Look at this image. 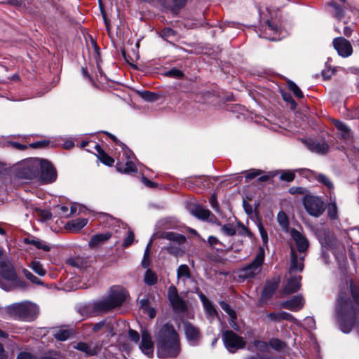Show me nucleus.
Here are the masks:
<instances>
[{"instance_id": "nucleus-1", "label": "nucleus", "mask_w": 359, "mask_h": 359, "mask_svg": "<svg viewBox=\"0 0 359 359\" xmlns=\"http://www.w3.org/2000/svg\"><path fill=\"white\" fill-rule=\"evenodd\" d=\"M157 354L160 358L176 357L180 351V339L174 327L165 324L156 334Z\"/></svg>"}, {"instance_id": "nucleus-2", "label": "nucleus", "mask_w": 359, "mask_h": 359, "mask_svg": "<svg viewBox=\"0 0 359 359\" xmlns=\"http://www.w3.org/2000/svg\"><path fill=\"white\" fill-rule=\"evenodd\" d=\"M290 233L297 249V251L294 248H291L290 271V273L302 272L304 269V261L309 247V242L303 233L295 229H291Z\"/></svg>"}, {"instance_id": "nucleus-3", "label": "nucleus", "mask_w": 359, "mask_h": 359, "mask_svg": "<svg viewBox=\"0 0 359 359\" xmlns=\"http://www.w3.org/2000/svg\"><path fill=\"white\" fill-rule=\"evenodd\" d=\"M4 312L10 318L29 321L34 320L38 316L39 307L31 302L25 301L6 306Z\"/></svg>"}, {"instance_id": "nucleus-4", "label": "nucleus", "mask_w": 359, "mask_h": 359, "mask_svg": "<svg viewBox=\"0 0 359 359\" xmlns=\"http://www.w3.org/2000/svg\"><path fill=\"white\" fill-rule=\"evenodd\" d=\"M127 292L120 287H113L109 295L94 305L95 311L105 313L120 306L127 297Z\"/></svg>"}, {"instance_id": "nucleus-5", "label": "nucleus", "mask_w": 359, "mask_h": 359, "mask_svg": "<svg viewBox=\"0 0 359 359\" xmlns=\"http://www.w3.org/2000/svg\"><path fill=\"white\" fill-rule=\"evenodd\" d=\"M43 159L29 158L23 161L18 168V175L21 178L32 180L39 174Z\"/></svg>"}, {"instance_id": "nucleus-6", "label": "nucleus", "mask_w": 359, "mask_h": 359, "mask_svg": "<svg viewBox=\"0 0 359 359\" xmlns=\"http://www.w3.org/2000/svg\"><path fill=\"white\" fill-rule=\"evenodd\" d=\"M264 260V253L261 250L250 264L239 271L238 277L243 280L255 277L260 273Z\"/></svg>"}, {"instance_id": "nucleus-7", "label": "nucleus", "mask_w": 359, "mask_h": 359, "mask_svg": "<svg viewBox=\"0 0 359 359\" xmlns=\"http://www.w3.org/2000/svg\"><path fill=\"white\" fill-rule=\"evenodd\" d=\"M222 339L225 347L231 353L243 348L246 344L243 337L231 330H226L223 333Z\"/></svg>"}, {"instance_id": "nucleus-8", "label": "nucleus", "mask_w": 359, "mask_h": 359, "mask_svg": "<svg viewBox=\"0 0 359 359\" xmlns=\"http://www.w3.org/2000/svg\"><path fill=\"white\" fill-rule=\"evenodd\" d=\"M304 205L307 212L313 217H319L325 210L323 202L317 197L309 196L304 200Z\"/></svg>"}, {"instance_id": "nucleus-9", "label": "nucleus", "mask_w": 359, "mask_h": 359, "mask_svg": "<svg viewBox=\"0 0 359 359\" xmlns=\"http://www.w3.org/2000/svg\"><path fill=\"white\" fill-rule=\"evenodd\" d=\"M168 297L175 312H185L187 310L186 302L179 296L177 288L175 286L169 287Z\"/></svg>"}, {"instance_id": "nucleus-10", "label": "nucleus", "mask_w": 359, "mask_h": 359, "mask_svg": "<svg viewBox=\"0 0 359 359\" xmlns=\"http://www.w3.org/2000/svg\"><path fill=\"white\" fill-rule=\"evenodd\" d=\"M40 170V180L43 184H50L56 180L57 171L48 161L43 159Z\"/></svg>"}, {"instance_id": "nucleus-11", "label": "nucleus", "mask_w": 359, "mask_h": 359, "mask_svg": "<svg viewBox=\"0 0 359 359\" xmlns=\"http://www.w3.org/2000/svg\"><path fill=\"white\" fill-rule=\"evenodd\" d=\"M332 43L338 54L343 57H347L353 53V48L351 43L344 37L334 38Z\"/></svg>"}, {"instance_id": "nucleus-12", "label": "nucleus", "mask_w": 359, "mask_h": 359, "mask_svg": "<svg viewBox=\"0 0 359 359\" xmlns=\"http://www.w3.org/2000/svg\"><path fill=\"white\" fill-rule=\"evenodd\" d=\"M116 324V323L114 320L110 319H104L95 323L93 325V332L97 333L102 331L103 333L106 334V337H111L116 334L114 331Z\"/></svg>"}, {"instance_id": "nucleus-13", "label": "nucleus", "mask_w": 359, "mask_h": 359, "mask_svg": "<svg viewBox=\"0 0 359 359\" xmlns=\"http://www.w3.org/2000/svg\"><path fill=\"white\" fill-rule=\"evenodd\" d=\"M183 327L188 341L192 345H196L201 338L199 328L189 322H184Z\"/></svg>"}, {"instance_id": "nucleus-14", "label": "nucleus", "mask_w": 359, "mask_h": 359, "mask_svg": "<svg viewBox=\"0 0 359 359\" xmlns=\"http://www.w3.org/2000/svg\"><path fill=\"white\" fill-rule=\"evenodd\" d=\"M305 299L302 294L292 297L291 299L286 300L280 304V306L290 310L292 311H299L304 306Z\"/></svg>"}, {"instance_id": "nucleus-15", "label": "nucleus", "mask_w": 359, "mask_h": 359, "mask_svg": "<svg viewBox=\"0 0 359 359\" xmlns=\"http://www.w3.org/2000/svg\"><path fill=\"white\" fill-rule=\"evenodd\" d=\"M141 334L142 341L140 345V348L144 354L150 357L154 353V343L151 340V334L146 330H142L141 331Z\"/></svg>"}, {"instance_id": "nucleus-16", "label": "nucleus", "mask_w": 359, "mask_h": 359, "mask_svg": "<svg viewBox=\"0 0 359 359\" xmlns=\"http://www.w3.org/2000/svg\"><path fill=\"white\" fill-rule=\"evenodd\" d=\"M296 272H292L290 273V278L287 280V282L284 287V290L286 293H294L297 292L301 287V280L302 276L300 275H295Z\"/></svg>"}, {"instance_id": "nucleus-17", "label": "nucleus", "mask_w": 359, "mask_h": 359, "mask_svg": "<svg viewBox=\"0 0 359 359\" xmlns=\"http://www.w3.org/2000/svg\"><path fill=\"white\" fill-rule=\"evenodd\" d=\"M0 275L6 280L8 281H13L16 278L14 267L10 262H0Z\"/></svg>"}, {"instance_id": "nucleus-18", "label": "nucleus", "mask_w": 359, "mask_h": 359, "mask_svg": "<svg viewBox=\"0 0 359 359\" xmlns=\"http://www.w3.org/2000/svg\"><path fill=\"white\" fill-rule=\"evenodd\" d=\"M198 297L203 303V308L208 317L212 319L216 317L217 316V311L213 304L202 292L198 293Z\"/></svg>"}, {"instance_id": "nucleus-19", "label": "nucleus", "mask_w": 359, "mask_h": 359, "mask_svg": "<svg viewBox=\"0 0 359 359\" xmlns=\"http://www.w3.org/2000/svg\"><path fill=\"white\" fill-rule=\"evenodd\" d=\"M112 236V233L110 232H107L104 233H97L91 237L88 245L91 248H95L105 241H108Z\"/></svg>"}, {"instance_id": "nucleus-20", "label": "nucleus", "mask_w": 359, "mask_h": 359, "mask_svg": "<svg viewBox=\"0 0 359 359\" xmlns=\"http://www.w3.org/2000/svg\"><path fill=\"white\" fill-rule=\"evenodd\" d=\"M74 348L85 353L88 355H95L98 352V348L96 346L85 342H79L74 346Z\"/></svg>"}, {"instance_id": "nucleus-21", "label": "nucleus", "mask_w": 359, "mask_h": 359, "mask_svg": "<svg viewBox=\"0 0 359 359\" xmlns=\"http://www.w3.org/2000/svg\"><path fill=\"white\" fill-rule=\"evenodd\" d=\"M308 148L313 152L317 154H325L327 152L329 147L327 144L324 142H311L308 144Z\"/></svg>"}, {"instance_id": "nucleus-22", "label": "nucleus", "mask_w": 359, "mask_h": 359, "mask_svg": "<svg viewBox=\"0 0 359 359\" xmlns=\"http://www.w3.org/2000/svg\"><path fill=\"white\" fill-rule=\"evenodd\" d=\"M74 334L72 329L56 328L53 331L54 337L59 341H65Z\"/></svg>"}, {"instance_id": "nucleus-23", "label": "nucleus", "mask_w": 359, "mask_h": 359, "mask_svg": "<svg viewBox=\"0 0 359 359\" xmlns=\"http://www.w3.org/2000/svg\"><path fill=\"white\" fill-rule=\"evenodd\" d=\"M190 212L193 215L201 219H207L211 215L210 210L201 205L194 206L191 208Z\"/></svg>"}, {"instance_id": "nucleus-24", "label": "nucleus", "mask_w": 359, "mask_h": 359, "mask_svg": "<svg viewBox=\"0 0 359 359\" xmlns=\"http://www.w3.org/2000/svg\"><path fill=\"white\" fill-rule=\"evenodd\" d=\"M165 8L175 9L180 8L185 6L187 0H158Z\"/></svg>"}, {"instance_id": "nucleus-25", "label": "nucleus", "mask_w": 359, "mask_h": 359, "mask_svg": "<svg viewBox=\"0 0 359 359\" xmlns=\"http://www.w3.org/2000/svg\"><path fill=\"white\" fill-rule=\"evenodd\" d=\"M177 277L179 281L185 283L191 278V271L189 266L186 264L180 265L177 271Z\"/></svg>"}, {"instance_id": "nucleus-26", "label": "nucleus", "mask_w": 359, "mask_h": 359, "mask_svg": "<svg viewBox=\"0 0 359 359\" xmlns=\"http://www.w3.org/2000/svg\"><path fill=\"white\" fill-rule=\"evenodd\" d=\"M68 263L74 267L80 269H83L90 266V261L88 258H83L81 257H74L69 259Z\"/></svg>"}, {"instance_id": "nucleus-27", "label": "nucleus", "mask_w": 359, "mask_h": 359, "mask_svg": "<svg viewBox=\"0 0 359 359\" xmlns=\"http://www.w3.org/2000/svg\"><path fill=\"white\" fill-rule=\"evenodd\" d=\"M160 237L175 241L178 244H182L185 241V237L183 235L174 232H163L161 233Z\"/></svg>"}, {"instance_id": "nucleus-28", "label": "nucleus", "mask_w": 359, "mask_h": 359, "mask_svg": "<svg viewBox=\"0 0 359 359\" xmlns=\"http://www.w3.org/2000/svg\"><path fill=\"white\" fill-rule=\"evenodd\" d=\"M24 242L27 244L32 245L36 247L37 249H42L43 250L48 252L50 250V247L46 245L42 241L37 239L36 238H25L24 239Z\"/></svg>"}, {"instance_id": "nucleus-29", "label": "nucleus", "mask_w": 359, "mask_h": 359, "mask_svg": "<svg viewBox=\"0 0 359 359\" xmlns=\"http://www.w3.org/2000/svg\"><path fill=\"white\" fill-rule=\"evenodd\" d=\"M116 167L118 171L123 173H132L137 172V168L135 163L131 161H128L124 165L118 163Z\"/></svg>"}, {"instance_id": "nucleus-30", "label": "nucleus", "mask_w": 359, "mask_h": 359, "mask_svg": "<svg viewBox=\"0 0 359 359\" xmlns=\"http://www.w3.org/2000/svg\"><path fill=\"white\" fill-rule=\"evenodd\" d=\"M248 348L252 351H265L268 348V344L266 342L263 341L255 340L252 344L249 345Z\"/></svg>"}, {"instance_id": "nucleus-31", "label": "nucleus", "mask_w": 359, "mask_h": 359, "mask_svg": "<svg viewBox=\"0 0 359 359\" xmlns=\"http://www.w3.org/2000/svg\"><path fill=\"white\" fill-rule=\"evenodd\" d=\"M88 224V219L86 218H78L72 220L69 225L73 229L74 231H79Z\"/></svg>"}, {"instance_id": "nucleus-32", "label": "nucleus", "mask_w": 359, "mask_h": 359, "mask_svg": "<svg viewBox=\"0 0 359 359\" xmlns=\"http://www.w3.org/2000/svg\"><path fill=\"white\" fill-rule=\"evenodd\" d=\"M277 221L279 225L285 231L288 230L289 220L287 215L283 211H280L277 215Z\"/></svg>"}, {"instance_id": "nucleus-33", "label": "nucleus", "mask_w": 359, "mask_h": 359, "mask_svg": "<svg viewBox=\"0 0 359 359\" xmlns=\"http://www.w3.org/2000/svg\"><path fill=\"white\" fill-rule=\"evenodd\" d=\"M334 126L339 130L341 131V135L344 139L350 137L349 128L345 123L339 121H335Z\"/></svg>"}, {"instance_id": "nucleus-34", "label": "nucleus", "mask_w": 359, "mask_h": 359, "mask_svg": "<svg viewBox=\"0 0 359 359\" xmlns=\"http://www.w3.org/2000/svg\"><path fill=\"white\" fill-rule=\"evenodd\" d=\"M29 266L39 276H43L46 274V270L43 269L42 264L39 261H32Z\"/></svg>"}, {"instance_id": "nucleus-35", "label": "nucleus", "mask_w": 359, "mask_h": 359, "mask_svg": "<svg viewBox=\"0 0 359 359\" xmlns=\"http://www.w3.org/2000/svg\"><path fill=\"white\" fill-rule=\"evenodd\" d=\"M97 151L100 153L99 158H100V161L102 163H104L108 166H111L113 165V163H114V159L111 156L107 155L106 153H104V151H100V148L99 146H97Z\"/></svg>"}, {"instance_id": "nucleus-36", "label": "nucleus", "mask_w": 359, "mask_h": 359, "mask_svg": "<svg viewBox=\"0 0 359 359\" xmlns=\"http://www.w3.org/2000/svg\"><path fill=\"white\" fill-rule=\"evenodd\" d=\"M165 250L170 254L179 256L183 254V250L180 247V244L178 243H174L170 244L168 247L165 248Z\"/></svg>"}, {"instance_id": "nucleus-37", "label": "nucleus", "mask_w": 359, "mask_h": 359, "mask_svg": "<svg viewBox=\"0 0 359 359\" xmlns=\"http://www.w3.org/2000/svg\"><path fill=\"white\" fill-rule=\"evenodd\" d=\"M316 179L317 181L325 186H326L330 189H334V184L332 182V181L330 180L329 177H327L326 175L323 174H318L316 175Z\"/></svg>"}, {"instance_id": "nucleus-38", "label": "nucleus", "mask_w": 359, "mask_h": 359, "mask_svg": "<svg viewBox=\"0 0 359 359\" xmlns=\"http://www.w3.org/2000/svg\"><path fill=\"white\" fill-rule=\"evenodd\" d=\"M348 302L344 299L341 297H339L337 300V312L339 316H342L344 313L347 311Z\"/></svg>"}, {"instance_id": "nucleus-39", "label": "nucleus", "mask_w": 359, "mask_h": 359, "mask_svg": "<svg viewBox=\"0 0 359 359\" xmlns=\"http://www.w3.org/2000/svg\"><path fill=\"white\" fill-rule=\"evenodd\" d=\"M334 245L336 246V248L337 249V252H335L334 248L332 247V245L328 246V249H330L332 253L336 256L337 259L341 258L342 259H344V247L338 243L337 241H334Z\"/></svg>"}, {"instance_id": "nucleus-40", "label": "nucleus", "mask_w": 359, "mask_h": 359, "mask_svg": "<svg viewBox=\"0 0 359 359\" xmlns=\"http://www.w3.org/2000/svg\"><path fill=\"white\" fill-rule=\"evenodd\" d=\"M157 281V277L154 273H153L150 269H148L146 271L144 276V282L146 284L149 285H154Z\"/></svg>"}, {"instance_id": "nucleus-41", "label": "nucleus", "mask_w": 359, "mask_h": 359, "mask_svg": "<svg viewBox=\"0 0 359 359\" xmlns=\"http://www.w3.org/2000/svg\"><path fill=\"white\" fill-rule=\"evenodd\" d=\"M219 305L221 308L230 316L232 320L236 319V312L231 309L230 306L225 302H220Z\"/></svg>"}, {"instance_id": "nucleus-42", "label": "nucleus", "mask_w": 359, "mask_h": 359, "mask_svg": "<svg viewBox=\"0 0 359 359\" xmlns=\"http://www.w3.org/2000/svg\"><path fill=\"white\" fill-rule=\"evenodd\" d=\"M221 231L226 236H232L236 234V229L231 224H226L222 226Z\"/></svg>"}, {"instance_id": "nucleus-43", "label": "nucleus", "mask_w": 359, "mask_h": 359, "mask_svg": "<svg viewBox=\"0 0 359 359\" xmlns=\"http://www.w3.org/2000/svg\"><path fill=\"white\" fill-rule=\"evenodd\" d=\"M289 89L293 93V94L298 98H302L304 95L300 88L292 81L287 83Z\"/></svg>"}, {"instance_id": "nucleus-44", "label": "nucleus", "mask_w": 359, "mask_h": 359, "mask_svg": "<svg viewBox=\"0 0 359 359\" xmlns=\"http://www.w3.org/2000/svg\"><path fill=\"white\" fill-rule=\"evenodd\" d=\"M164 74L166 76L174 79H182L184 76V73L181 70L175 68L165 72Z\"/></svg>"}, {"instance_id": "nucleus-45", "label": "nucleus", "mask_w": 359, "mask_h": 359, "mask_svg": "<svg viewBox=\"0 0 359 359\" xmlns=\"http://www.w3.org/2000/svg\"><path fill=\"white\" fill-rule=\"evenodd\" d=\"M140 96L146 101L154 102L158 99V96L149 91H143L140 93Z\"/></svg>"}, {"instance_id": "nucleus-46", "label": "nucleus", "mask_w": 359, "mask_h": 359, "mask_svg": "<svg viewBox=\"0 0 359 359\" xmlns=\"http://www.w3.org/2000/svg\"><path fill=\"white\" fill-rule=\"evenodd\" d=\"M295 177V174L291 170L284 171L281 173L280 179L283 181L292 182Z\"/></svg>"}, {"instance_id": "nucleus-47", "label": "nucleus", "mask_w": 359, "mask_h": 359, "mask_svg": "<svg viewBox=\"0 0 359 359\" xmlns=\"http://www.w3.org/2000/svg\"><path fill=\"white\" fill-rule=\"evenodd\" d=\"M330 6L334 9V15L336 18L341 20L344 17V10L336 3H331Z\"/></svg>"}, {"instance_id": "nucleus-48", "label": "nucleus", "mask_w": 359, "mask_h": 359, "mask_svg": "<svg viewBox=\"0 0 359 359\" xmlns=\"http://www.w3.org/2000/svg\"><path fill=\"white\" fill-rule=\"evenodd\" d=\"M22 273L24 274V276L28 279L32 283H35V284H41V281L39 280V279L34 276L29 271H28L27 269H24L22 270Z\"/></svg>"}, {"instance_id": "nucleus-49", "label": "nucleus", "mask_w": 359, "mask_h": 359, "mask_svg": "<svg viewBox=\"0 0 359 359\" xmlns=\"http://www.w3.org/2000/svg\"><path fill=\"white\" fill-rule=\"evenodd\" d=\"M289 193L291 194L304 195L306 193V189L302 187H292L289 189Z\"/></svg>"}, {"instance_id": "nucleus-50", "label": "nucleus", "mask_w": 359, "mask_h": 359, "mask_svg": "<svg viewBox=\"0 0 359 359\" xmlns=\"http://www.w3.org/2000/svg\"><path fill=\"white\" fill-rule=\"evenodd\" d=\"M352 325H353L352 324L347 323L343 319L340 320V322H339L340 329L344 333H348L351 330Z\"/></svg>"}, {"instance_id": "nucleus-51", "label": "nucleus", "mask_w": 359, "mask_h": 359, "mask_svg": "<svg viewBox=\"0 0 359 359\" xmlns=\"http://www.w3.org/2000/svg\"><path fill=\"white\" fill-rule=\"evenodd\" d=\"M262 171L260 170H250L245 175V179L247 181L251 180L255 177L260 175Z\"/></svg>"}, {"instance_id": "nucleus-52", "label": "nucleus", "mask_w": 359, "mask_h": 359, "mask_svg": "<svg viewBox=\"0 0 359 359\" xmlns=\"http://www.w3.org/2000/svg\"><path fill=\"white\" fill-rule=\"evenodd\" d=\"M134 241V233L132 231H128V236L123 243V246L127 248L132 244Z\"/></svg>"}, {"instance_id": "nucleus-53", "label": "nucleus", "mask_w": 359, "mask_h": 359, "mask_svg": "<svg viewBox=\"0 0 359 359\" xmlns=\"http://www.w3.org/2000/svg\"><path fill=\"white\" fill-rule=\"evenodd\" d=\"M270 345L272 348L279 350L284 347L285 344L277 339H272L270 341Z\"/></svg>"}, {"instance_id": "nucleus-54", "label": "nucleus", "mask_w": 359, "mask_h": 359, "mask_svg": "<svg viewBox=\"0 0 359 359\" xmlns=\"http://www.w3.org/2000/svg\"><path fill=\"white\" fill-rule=\"evenodd\" d=\"M282 320H287L292 322L297 321V320L290 313L285 311H280V321Z\"/></svg>"}, {"instance_id": "nucleus-55", "label": "nucleus", "mask_w": 359, "mask_h": 359, "mask_svg": "<svg viewBox=\"0 0 359 359\" xmlns=\"http://www.w3.org/2000/svg\"><path fill=\"white\" fill-rule=\"evenodd\" d=\"M328 214L332 219H335L337 214V205L335 203H332L328 208Z\"/></svg>"}, {"instance_id": "nucleus-56", "label": "nucleus", "mask_w": 359, "mask_h": 359, "mask_svg": "<svg viewBox=\"0 0 359 359\" xmlns=\"http://www.w3.org/2000/svg\"><path fill=\"white\" fill-rule=\"evenodd\" d=\"M128 334H129V337L130 339L134 341L135 343H137L139 341V339H140V334L137 332L133 330H129V332H128Z\"/></svg>"}, {"instance_id": "nucleus-57", "label": "nucleus", "mask_w": 359, "mask_h": 359, "mask_svg": "<svg viewBox=\"0 0 359 359\" xmlns=\"http://www.w3.org/2000/svg\"><path fill=\"white\" fill-rule=\"evenodd\" d=\"M259 233H260L261 237L262 238L263 243L264 244H266V243L268 241V236H267L266 231L264 229V226L262 224L259 225Z\"/></svg>"}, {"instance_id": "nucleus-58", "label": "nucleus", "mask_w": 359, "mask_h": 359, "mask_svg": "<svg viewBox=\"0 0 359 359\" xmlns=\"http://www.w3.org/2000/svg\"><path fill=\"white\" fill-rule=\"evenodd\" d=\"M266 318L271 321L279 322L280 321V312L270 313L266 315Z\"/></svg>"}, {"instance_id": "nucleus-59", "label": "nucleus", "mask_w": 359, "mask_h": 359, "mask_svg": "<svg viewBox=\"0 0 359 359\" xmlns=\"http://www.w3.org/2000/svg\"><path fill=\"white\" fill-rule=\"evenodd\" d=\"M210 203L211 207L217 212H219V204L217 201L216 196L212 195L210 198Z\"/></svg>"}, {"instance_id": "nucleus-60", "label": "nucleus", "mask_w": 359, "mask_h": 359, "mask_svg": "<svg viewBox=\"0 0 359 359\" xmlns=\"http://www.w3.org/2000/svg\"><path fill=\"white\" fill-rule=\"evenodd\" d=\"M140 307L143 309L144 311L150 307L149 301L147 298L142 299L140 301Z\"/></svg>"}, {"instance_id": "nucleus-61", "label": "nucleus", "mask_w": 359, "mask_h": 359, "mask_svg": "<svg viewBox=\"0 0 359 359\" xmlns=\"http://www.w3.org/2000/svg\"><path fill=\"white\" fill-rule=\"evenodd\" d=\"M276 285H267L264 289V293L266 294H271L272 292H273V291L276 290Z\"/></svg>"}, {"instance_id": "nucleus-62", "label": "nucleus", "mask_w": 359, "mask_h": 359, "mask_svg": "<svg viewBox=\"0 0 359 359\" xmlns=\"http://www.w3.org/2000/svg\"><path fill=\"white\" fill-rule=\"evenodd\" d=\"M282 95H283V100H285L286 102H290L292 106V107H296V102L292 98L290 95L286 94V93H283Z\"/></svg>"}, {"instance_id": "nucleus-63", "label": "nucleus", "mask_w": 359, "mask_h": 359, "mask_svg": "<svg viewBox=\"0 0 359 359\" xmlns=\"http://www.w3.org/2000/svg\"><path fill=\"white\" fill-rule=\"evenodd\" d=\"M208 243H209L210 245L212 247H215L216 245L220 244L219 239L212 236H211L208 238Z\"/></svg>"}, {"instance_id": "nucleus-64", "label": "nucleus", "mask_w": 359, "mask_h": 359, "mask_svg": "<svg viewBox=\"0 0 359 359\" xmlns=\"http://www.w3.org/2000/svg\"><path fill=\"white\" fill-rule=\"evenodd\" d=\"M17 359H34L33 356L28 353H20Z\"/></svg>"}]
</instances>
